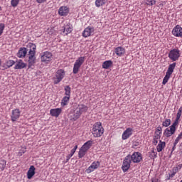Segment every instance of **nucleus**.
<instances>
[{
	"label": "nucleus",
	"instance_id": "50",
	"mask_svg": "<svg viewBox=\"0 0 182 182\" xmlns=\"http://www.w3.org/2000/svg\"><path fill=\"white\" fill-rule=\"evenodd\" d=\"M181 113H182V107H181L178 111V114H181Z\"/></svg>",
	"mask_w": 182,
	"mask_h": 182
},
{
	"label": "nucleus",
	"instance_id": "8",
	"mask_svg": "<svg viewBox=\"0 0 182 182\" xmlns=\"http://www.w3.org/2000/svg\"><path fill=\"white\" fill-rule=\"evenodd\" d=\"M172 34L176 38H182V28L180 25H177L173 28Z\"/></svg>",
	"mask_w": 182,
	"mask_h": 182
},
{
	"label": "nucleus",
	"instance_id": "19",
	"mask_svg": "<svg viewBox=\"0 0 182 182\" xmlns=\"http://www.w3.org/2000/svg\"><path fill=\"white\" fill-rule=\"evenodd\" d=\"M114 53H116L117 56H123V55L126 53V49L122 46H119L114 49Z\"/></svg>",
	"mask_w": 182,
	"mask_h": 182
},
{
	"label": "nucleus",
	"instance_id": "42",
	"mask_svg": "<svg viewBox=\"0 0 182 182\" xmlns=\"http://www.w3.org/2000/svg\"><path fill=\"white\" fill-rule=\"evenodd\" d=\"M67 32L66 35H68V33H70V32H72V28L70 27H68L66 28H64V31L63 32Z\"/></svg>",
	"mask_w": 182,
	"mask_h": 182
},
{
	"label": "nucleus",
	"instance_id": "16",
	"mask_svg": "<svg viewBox=\"0 0 182 182\" xmlns=\"http://www.w3.org/2000/svg\"><path fill=\"white\" fill-rule=\"evenodd\" d=\"M60 113H62V108L51 109L50 110V114L53 117H59Z\"/></svg>",
	"mask_w": 182,
	"mask_h": 182
},
{
	"label": "nucleus",
	"instance_id": "41",
	"mask_svg": "<svg viewBox=\"0 0 182 182\" xmlns=\"http://www.w3.org/2000/svg\"><path fill=\"white\" fill-rule=\"evenodd\" d=\"M5 29V24L4 23H0V36L4 33V30Z\"/></svg>",
	"mask_w": 182,
	"mask_h": 182
},
{
	"label": "nucleus",
	"instance_id": "55",
	"mask_svg": "<svg viewBox=\"0 0 182 182\" xmlns=\"http://www.w3.org/2000/svg\"><path fill=\"white\" fill-rule=\"evenodd\" d=\"M151 181L152 182H159V179H157V178H152Z\"/></svg>",
	"mask_w": 182,
	"mask_h": 182
},
{
	"label": "nucleus",
	"instance_id": "56",
	"mask_svg": "<svg viewBox=\"0 0 182 182\" xmlns=\"http://www.w3.org/2000/svg\"><path fill=\"white\" fill-rule=\"evenodd\" d=\"M174 150H176V146H173L172 147V151L171 152V154H173V151H174Z\"/></svg>",
	"mask_w": 182,
	"mask_h": 182
},
{
	"label": "nucleus",
	"instance_id": "30",
	"mask_svg": "<svg viewBox=\"0 0 182 182\" xmlns=\"http://www.w3.org/2000/svg\"><path fill=\"white\" fill-rule=\"evenodd\" d=\"M86 153H87V151H86V149H84L82 147H81L78 152L79 159H82V157H85V156H86Z\"/></svg>",
	"mask_w": 182,
	"mask_h": 182
},
{
	"label": "nucleus",
	"instance_id": "40",
	"mask_svg": "<svg viewBox=\"0 0 182 182\" xmlns=\"http://www.w3.org/2000/svg\"><path fill=\"white\" fill-rule=\"evenodd\" d=\"M180 119L176 118L174 122L172 124V125H171V127H172V129H174L175 130H176V126H177V124H178V121Z\"/></svg>",
	"mask_w": 182,
	"mask_h": 182
},
{
	"label": "nucleus",
	"instance_id": "23",
	"mask_svg": "<svg viewBox=\"0 0 182 182\" xmlns=\"http://www.w3.org/2000/svg\"><path fill=\"white\" fill-rule=\"evenodd\" d=\"M166 147V141H162L161 140H159V144L156 146V150L158 153H160V151H163V149Z\"/></svg>",
	"mask_w": 182,
	"mask_h": 182
},
{
	"label": "nucleus",
	"instance_id": "57",
	"mask_svg": "<svg viewBox=\"0 0 182 182\" xmlns=\"http://www.w3.org/2000/svg\"><path fill=\"white\" fill-rule=\"evenodd\" d=\"M171 178V176H170V174H168V176H166V180H170Z\"/></svg>",
	"mask_w": 182,
	"mask_h": 182
},
{
	"label": "nucleus",
	"instance_id": "2",
	"mask_svg": "<svg viewBox=\"0 0 182 182\" xmlns=\"http://www.w3.org/2000/svg\"><path fill=\"white\" fill-rule=\"evenodd\" d=\"M85 57H80L75 60L73 70V73H74V75H77V73H79L80 66H82L83 63H85Z\"/></svg>",
	"mask_w": 182,
	"mask_h": 182
},
{
	"label": "nucleus",
	"instance_id": "20",
	"mask_svg": "<svg viewBox=\"0 0 182 182\" xmlns=\"http://www.w3.org/2000/svg\"><path fill=\"white\" fill-rule=\"evenodd\" d=\"M35 170H36V168H35L34 166H31L28 172H27V178L28 180H31L32 178V177H33V176H35Z\"/></svg>",
	"mask_w": 182,
	"mask_h": 182
},
{
	"label": "nucleus",
	"instance_id": "4",
	"mask_svg": "<svg viewBox=\"0 0 182 182\" xmlns=\"http://www.w3.org/2000/svg\"><path fill=\"white\" fill-rule=\"evenodd\" d=\"M168 56L171 60H173V62L178 60V58H180V50L177 48L171 50Z\"/></svg>",
	"mask_w": 182,
	"mask_h": 182
},
{
	"label": "nucleus",
	"instance_id": "37",
	"mask_svg": "<svg viewBox=\"0 0 182 182\" xmlns=\"http://www.w3.org/2000/svg\"><path fill=\"white\" fill-rule=\"evenodd\" d=\"M146 5L149 6H153V5H156V0H145Z\"/></svg>",
	"mask_w": 182,
	"mask_h": 182
},
{
	"label": "nucleus",
	"instance_id": "59",
	"mask_svg": "<svg viewBox=\"0 0 182 182\" xmlns=\"http://www.w3.org/2000/svg\"><path fill=\"white\" fill-rule=\"evenodd\" d=\"M17 63H23V61H22V60H18L17 61Z\"/></svg>",
	"mask_w": 182,
	"mask_h": 182
},
{
	"label": "nucleus",
	"instance_id": "34",
	"mask_svg": "<svg viewBox=\"0 0 182 182\" xmlns=\"http://www.w3.org/2000/svg\"><path fill=\"white\" fill-rule=\"evenodd\" d=\"M171 124V119H166L165 121L163 122L162 126L164 127H168Z\"/></svg>",
	"mask_w": 182,
	"mask_h": 182
},
{
	"label": "nucleus",
	"instance_id": "33",
	"mask_svg": "<svg viewBox=\"0 0 182 182\" xmlns=\"http://www.w3.org/2000/svg\"><path fill=\"white\" fill-rule=\"evenodd\" d=\"M5 167H6V161H5V159H1L0 170H1V171H4V170H5Z\"/></svg>",
	"mask_w": 182,
	"mask_h": 182
},
{
	"label": "nucleus",
	"instance_id": "11",
	"mask_svg": "<svg viewBox=\"0 0 182 182\" xmlns=\"http://www.w3.org/2000/svg\"><path fill=\"white\" fill-rule=\"evenodd\" d=\"M95 33V28L88 26L82 32V36L83 38H89V36H90L92 33Z\"/></svg>",
	"mask_w": 182,
	"mask_h": 182
},
{
	"label": "nucleus",
	"instance_id": "14",
	"mask_svg": "<svg viewBox=\"0 0 182 182\" xmlns=\"http://www.w3.org/2000/svg\"><path fill=\"white\" fill-rule=\"evenodd\" d=\"M20 117H21V111H19V109H15L12 111V113H11L12 122H16Z\"/></svg>",
	"mask_w": 182,
	"mask_h": 182
},
{
	"label": "nucleus",
	"instance_id": "39",
	"mask_svg": "<svg viewBox=\"0 0 182 182\" xmlns=\"http://www.w3.org/2000/svg\"><path fill=\"white\" fill-rule=\"evenodd\" d=\"M75 154V151H72L71 150V152L70 154H68L67 156H66V161H65V163H68V161H69V160H70V158Z\"/></svg>",
	"mask_w": 182,
	"mask_h": 182
},
{
	"label": "nucleus",
	"instance_id": "22",
	"mask_svg": "<svg viewBox=\"0 0 182 182\" xmlns=\"http://www.w3.org/2000/svg\"><path fill=\"white\" fill-rule=\"evenodd\" d=\"M92 146H93V140H89L82 146V148L87 151Z\"/></svg>",
	"mask_w": 182,
	"mask_h": 182
},
{
	"label": "nucleus",
	"instance_id": "64",
	"mask_svg": "<svg viewBox=\"0 0 182 182\" xmlns=\"http://www.w3.org/2000/svg\"><path fill=\"white\" fill-rule=\"evenodd\" d=\"M181 181H182V180Z\"/></svg>",
	"mask_w": 182,
	"mask_h": 182
},
{
	"label": "nucleus",
	"instance_id": "63",
	"mask_svg": "<svg viewBox=\"0 0 182 182\" xmlns=\"http://www.w3.org/2000/svg\"><path fill=\"white\" fill-rule=\"evenodd\" d=\"M181 133H182V132Z\"/></svg>",
	"mask_w": 182,
	"mask_h": 182
},
{
	"label": "nucleus",
	"instance_id": "5",
	"mask_svg": "<svg viewBox=\"0 0 182 182\" xmlns=\"http://www.w3.org/2000/svg\"><path fill=\"white\" fill-rule=\"evenodd\" d=\"M127 156L133 163H140L143 160V156L140 152H134L132 155L128 154Z\"/></svg>",
	"mask_w": 182,
	"mask_h": 182
},
{
	"label": "nucleus",
	"instance_id": "58",
	"mask_svg": "<svg viewBox=\"0 0 182 182\" xmlns=\"http://www.w3.org/2000/svg\"><path fill=\"white\" fill-rule=\"evenodd\" d=\"M178 137L179 138V139H182V132H181L179 134H178Z\"/></svg>",
	"mask_w": 182,
	"mask_h": 182
},
{
	"label": "nucleus",
	"instance_id": "44",
	"mask_svg": "<svg viewBox=\"0 0 182 182\" xmlns=\"http://www.w3.org/2000/svg\"><path fill=\"white\" fill-rule=\"evenodd\" d=\"M172 171H173V173L176 174L177 172L178 171V167H176V166L173 167V169H172Z\"/></svg>",
	"mask_w": 182,
	"mask_h": 182
},
{
	"label": "nucleus",
	"instance_id": "62",
	"mask_svg": "<svg viewBox=\"0 0 182 182\" xmlns=\"http://www.w3.org/2000/svg\"><path fill=\"white\" fill-rule=\"evenodd\" d=\"M1 63H2V61L0 60V66H1Z\"/></svg>",
	"mask_w": 182,
	"mask_h": 182
},
{
	"label": "nucleus",
	"instance_id": "9",
	"mask_svg": "<svg viewBox=\"0 0 182 182\" xmlns=\"http://www.w3.org/2000/svg\"><path fill=\"white\" fill-rule=\"evenodd\" d=\"M28 48H30L28 50V57H35V55H36V45L33 43H29Z\"/></svg>",
	"mask_w": 182,
	"mask_h": 182
},
{
	"label": "nucleus",
	"instance_id": "12",
	"mask_svg": "<svg viewBox=\"0 0 182 182\" xmlns=\"http://www.w3.org/2000/svg\"><path fill=\"white\" fill-rule=\"evenodd\" d=\"M52 60V53L46 51L43 55H41V62H50Z\"/></svg>",
	"mask_w": 182,
	"mask_h": 182
},
{
	"label": "nucleus",
	"instance_id": "48",
	"mask_svg": "<svg viewBox=\"0 0 182 182\" xmlns=\"http://www.w3.org/2000/svg\"><path fill=\"white\" fill-rule=\"evenodd\" d=\"M76 150H77V145H75L74 148L72 149V151H74L75 153H76Z\"/></svg>",
	"mask_w": 182,
	"mask_h": 182
},
{
	"label": "nucleus",
	"instance_id": "35",
	"mask_svg": "<svg viewBox=\"0 0 182 182\" xmlns=\"http://www.w3.org/2000/svg\"><path fill=\"white\" fill-rule=\"evenodd\" d=\"M170 76H171V74L166 73L165 77L163 79L162 85H166L167 82H168V79H170Z\"/></svg>",
	"mask_w": 182,
	"mask_h": 182
},
{
	"label": "nucleus",
	"instance_id": "27",
	"mask_svg": "<svg viewBox=\"0 0 182 182\" xmlns=\"http://www.w3.org/2000/svg\"><path fill=\"white\" fill-rule=\"evenodd\" d=\"M107 4V0H96L95 6L97 8H100V6H103V5H106Z\"/></svg>",
	"mask_w": 182,
	"mask_h": 182
},
{
	"label": "nucleus",
	"instance_id": "6",
	"mask_svg": "<svg viewBox=\"0 0 182 182\" xmlns=\"http://www.w3.org/2000/svg\"><path fill=\"white\" fill-rule=\"evenodd\" d=\"M132 164V161L130 159V157L127 156L122 163V170L124 173H126L129 171V168H130V165Z\"/></svg>",
	"mask_w": 182,
	"mask_h": 182
},
{
	"label": "nucleus",
	"instance_id": "3",
	"mask_svg": "<svg viewBox=\"0 0 182 182\" xmlns=\"http://www.w3.org/2000/svg\"><path fill=\"white\" fill-rule=\"evenodd\" d=\"M65 70H58L55 73V77H53L54 85H58V83H60V82H62V80H63V77H65Z\"/></svg>",
	"mask_w": 182,
	"mask_h": 182
},
{
	"label": "nucleus",
	"instance_id": "24",
	"mask_svg": "<svg viewBox=\"0 0 182 182\" xmlns=\"http://www.w3.org/2000/svg\"><path fill=\"white\" fill-rule=\"evenodd\" d=\"M176 63H173L171 65H169L168 70L166 71V73H168V75H173V73L174 72V69H176Z\"/></svg>",
	"mask_w": 182,
	"mask_h": 182
},
{
	"label": "nucleus",
	"instance_id": "31",
	"mask_svg": "<svg viewBox=\"0 0 182 182\" xmlns=\"http://www.w3.org/2000/svg\"><path fill=\"white\" fill-rule=\"evenodd\" d=\"M70 100V96H69V95H66V96L63 97L62 102H61L62 106H66V105H68V102H69Z\"/></svg>",
	"mask_w": 182,
	"mask_h": 182
},
{
	"label": "nucleus",
	"instance_id": "18",
	"mask_svg": "<svg viewBox=\"0 0 182 182\" xmlns=\"http://www.w3.org/2000/svg\"><path fill=\"white\" fill-rule=\"evenodd\" d=\"M28 50L29 49H27L26 48H20L18 50V52L17 53V57L18 58H25L26 56V53H28Z\"/></svg>",
	"mask_w": 182,
	"mask_h": 182
},
{
	"label": "nucleus",
	"instance_id": "54",
	"mask_svg": "<svg viewBox=\"0 0 182 182\" xmlns=\"http://www.w3.org/2000/svg\"><path fill=\"white\" fill-rule=\"evenodd\" d=\"M169 176H171V178H173V177H174V176H176V173L174 172H173L171 174L169 173Z\"/></svg>",
	"mask_w": 182,
	"mask_h": 182
},
{
	"label": "nucleus",
	"instance_id": "7",
	"mask_svg": "<svg viewBox=\"0 0 182 182\" xmlns=\"http://www.w3.org/2000/svg\"><path fill=\"white\" fill-rule=\"evenodd\" d=\"M100 167V162L99 161H94L90 166L88 167V168L86 169V173L87 174L92 173V171H95V170L99 168Z\"/></svg>",
	"mask_w": 182,
	"mask_h": 182
},
{
	"label": "nucleus",
	"instance_id": "46",
	"mask_svg": "<svg viewBox=\"0 0 182 182\" xmlns=\"http://www.w3.org/2000/svg\"><path fill=\"white\" fill-rule=\"evenodd\" d=\"M163 129L161 127H158L156 129V133H160V132H162Z\"/></svg>",
	"mask_w": 182,
	"mask_h": 182
},
{
	"label": "nucleus",
	"instance_id": "36",
	"mask_svg": "<svg viewBox=\"0 0 182 182\" xmlns=\"http://www.w3.org/2000/svg\"><path fill=\"white\" fill-rule=\"evenodd\" d=\"M19 1L21 0H11V5L13 6V8H16L18 5H19Z\"/></svg>",
	"mask_w": 182,
	"mask_h": 182
},
{
	"label": "nucleus",
	"instance_id": "38",
	"mask_svg": "<svg viewBox=\"0 0 182 182\" xmlns=\"http://www.w3.org/2000/svg\"><path fill=\"white\" fill-rule=\"evenodd\" d=\"M155 134L156 135L154 136V139L160 140V139L161 137V132H160L159 133L157 132H155Z\"/></svg>",
	"mask_w": 182,
	"mask_h": 182
},
{
	"label": "nucleus",
	"instance_id": "29",
	"mask_svg": "<svg viewBox=\"0 0 182 182\" xmlns=\"http://www.w3.org/2000/svg\"><path fill=\"white\" fill-rule=\"evenodd\" d=\"M25 68H26V63H17L14 66L15 70L25 69Z\"/></svg>",
	"mask_w": 182,
	"mask_h": 182
},
{
	"label": "nucleus",
	"instance_id": "1",
	"mask_svg": "<svg viewBox=\"0 0 182 182\" xmlns=\"http://www.w3.org/2000/svg\"><path fill=\"white\" fill-rule=\"evenodd\" d=\"M92 133L94 137H100L103 136V133H105V129L102 126V122H97L94 124L92 126Z\"/></svg>",
	"mask_w": 182,
	"mask_h": 182
},
{
	"label": "nucleus",
	"instance_id": "32",
	"mask_svg": "<svg viewBox=\"0 0 182 182\" xmlns=\"http://www.w3.org/2000/svg\"><path fill=\"white\" fill-rule=\"evenodd\" d=\"M64 90H65V96H70V93L72 92V89L70 88V86H69V85L65 86Z\"/></svg>",
	"mask_w": 182,
	"mask_h": 182
},
{
	"label": "nucleus",
	"instance_id": "60",
	"mask_svg": "<svg viewBox=\"0 0 182 182\" xmlns=\"http://www.w3.org/2000/svg\"><path fill=\"white\" fill-rule=\"evenodd\" d=\"M178 144V142H176V141H174V142H173V146H177V144Z\"/></svg>",
	"mask_w": 182,
	"mask_h": 182
},
{
	"label": "nucleus",
	"instance_id": "25",
	"mask_svg": "<svg viewBox=\"0 0 182 182\" xmlns=\"http://www.w3.org/2000/svg\"><path fill=\"white\" fill-rule=\"evenodd\" d=\"M6 67L3 66L2 70H5V69H9V68H12V66H14V65H15V61L13 60H9L8 61L6 62Z\"/></svg>",
	"mask_w": 182,
	"mask_h": 182
},
{
	"label": "nucleus",
	"instance_id": "61",
	"mask_svg": "<svg viewBox=\"0 0 182 182\" xmlns=\"http://www.w3.org/2000/svg\"><path fill=\"white\" fill-rule=\"evenodd\" d=\"M154 153H157V152H154V150H152L151 154H154Z\"/></svg>",
	"mask_w": 182,
	"mask_h": 182
},
{
	"label": "nucleus",
	"instance_id": "10",
	"mask_svg": "<svg viewBox=\"0 0 182 182\" xmlns=\"http://www.w3.org/2000/svg\"><path fill=\"white\" fill-rule=\"evenodd\" d=\"M58 15L60 16H68L69 15V8L66 6H63L58 9Z\"/></svg>",
	"mask_w": 182,
	"mask_h": 182
},
{
	"label": "nucleus",
	"instance_id": "28",
	"mask_svg": "<svg viewBox=\"0 0 182 182\" xmlns=\"http://www.w3.org/2000/svg\"><path fill=\"white\" fill-rule=\"evenodd\" d=\"M113 65V61L109 60H106L102 63V68L103 69H109Z\"/></svg>",
	"mask_w": 182,
	"mask_h": 182
},
{
	"label": "nucleus",
	"instance_id": "45",
	"mask_svg": "<svg viewBox=\"0 0 182 182\" xmlns=\"http://www.w3.org/2000/svg\"><path fill=\"white\" fill-rule=\"evenodd\" d=\"M159 143V140L158 139H153V141H152V144L154 145V146H157V144Z\"/></svg>",
	"mask_w": 182,
	"mask_h": 182
},
{
	"label": "nucleus",
	"instance_id": "17",
	"mask_svg": "<svg viewBox=\"0 0 182 182\" xmlns=\"http://www.w3.org/2000/svg\"><path fill=\"white\" fill-rule=\"evenodd\" d=\"M174 133H176V129L172 128V127H169V128H166L164 132V136H166V137H170L171 136H173Z\"/></svg>",
	"mask_w": 182,
	"mask_h": 182
},
{
	"label": "nucleus",
	"instance_id": "52",
	"mask_svg": "<svg viewBox=\"0 0 182 182\" xmlns=\"http://www.w3.org/2000/svg\"><path fill=\"white\" fill-rule=\"evenodd\" d=\"M180 140H181V138H179V136H178L176 139H175V141L176 143H178V141H180Z\"/></svg>",
	"mask_w": 182,
	"mask_h": 182
},
{
	"label": "nucleus",
	"instance_id": "47",
	"mask_svg": "<svg viewBox=\"0 0 182 182\" xmlns=\"http://www.w3.org/2000/svg\"><path fill=\"white\" fill-rule=\"evenodd\" d=\"M36 2L38 4H43V2H46V0H36Z\"/></svg>",
	"mask_w": 182,
	"mask_h": 182
},
{
	"label": "nucleus",
	"instance_id": "26",
	"mask_svg": "<svg viewBox=\"0 0 182 182\" xmlns=\"http://www.w3.org/2000/svg\"><path fill=\"white\" fill-rule=\"evenodd\" d=\"M28 68H32L36 63V57H28Z\"/></svg>",
	"mask_w": 182,
	"mask_h": 182
},
{
	"label": "nucleus",
	"instance_id": "43",
	"mask_svg": "<svg viewBox=\"0 0 182 182\" xmlns=\"http://www.w3.org/2000/svg\"><path fill=\"white\" fill-rule=\"evenodd\" d=\"M149 157L150 159H156V157H157V153L151 154Z\"/></svg>",
	"mask_w": 182,
	"mask_h": 182
},
{
	"label": "nucleus",
	"instance_id": "21",
	"mask_svg": "<svg viewBox=\"0 0 182 182\" xmlns=\"http://www.w3.org/2000/svg\"><path fill=\"white\" fill-rule=\"evenodd\" d=\"M76 109L82 114V113H86L87 112L88 107L85 105H79Z\"/></svg>",
	"mask_w": 182,
	"mask_h": 182
},
{
	"label": "nucleus",
	"instance_id": "15",
	"mask_svg": "<svg viewBox=\"0 0 182 182\" xmlns=\"http://www.w3.org/2000/svg\"><path fill=\"white\" fill-rule=\"evenodd\" d=\"M133 134V129L127 128L122 134V140H127Z\"/></svg>",
	"mask_w": 182,
	"mask_h": 182
},
{
	"label": "nucleus",
	"instance_id": "53",
	"mask_svg": "<svg viewBox=\"0 0 182 182\" xmlns=\"http://www.w3.org/2000/svg\"><path fill=\"white\" fill-rule=\"evenodd\" d=\"M176 167H178V170H181V168H182V164H181L178 165V166H176Z\"/></svg>",
	"mask_w": 182,
	"mask_h": 182
},
{
	"label": "nucleus",
	"instance_id": "51",
	"mask_svg": "<svg viewBox=\"0 0 182 182\" xmlns=\"http://www.w3.org/2000/svg\"><path fill=\"white\" fill-rule=\"evenodd\" d=\"M180 117H181V114H178V112L177 114H176V119L180 120Z\"/></svg>",
	"mask_w": 182,
	"mask_h": 182
},
{
	"label": "nucleus",
	"instance_id": "13",
	"mask_svg": "<svg viewBox=\"0 0 182 182\" xmlns=\"http://www.w3.org/2000/svg\"><path fill=\"white\" fill-rule=\"evenodd\" d=\"M82 114L77 109V108L74 110L73 113L70 114V120L71 122H76L79 117H80Z\"/></svg>",
	"mask_w": 182,
	"mask_h": 182
},
{
	"label": "nucleus",
	"instance_id": "49",
	"mask_svg": "<svg viewBox=\"0 0 182 182\" xmlns=\"http://www.w3.org/2000/svg\"><path fill=\"white\" fill-rule=\"evenodd\" d=\"M139 144H140V143H139V141H137V142H134L133 146H134V147H137V146H139Z\"/></svg>",
	"mask_w": 182,
	"mask_h": 182
}]
</instances>
